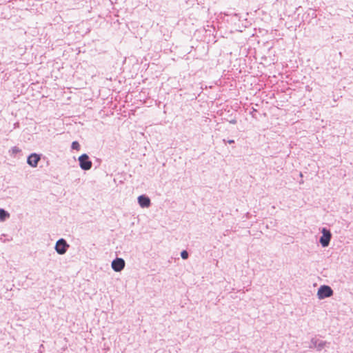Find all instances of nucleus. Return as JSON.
I'll use <instances>...</instances> for the list:
<instances>
[{"mask_svg": "<svg viewBox=\"0 0 353 353\" xmlns=\"http://www.w3.org/2000/svg\"><path fill=\"white\" fill-rule=\"evenodd\" d=\"M80 167L85 170H88L92 167V162L87 154H84L79 157Z\"/></svg>", "mask_w": 353, "mask_h": 353, "instance_id": "2", "label": "nucleus"}, {"mask_svg": "<svg viewBox=\"0 0 353 353\" xmlns=\"http://www.w3.org/2000/svg\"><path fill=\"white\" fill-rule=\"evenodd\" d=\"M72 148L74 150H80V145L77 141H73L72 143Z\"/></svg>", "mask_w": 353, "mask_h": 353, "instance_id": "9", "label": "nucleus"}, {"mask_svg": "<svg viewBox=\"0 0 353 353\" xmlns=\"http://www.w3.org/2000/svg\"><path fill=\"white\" fill-rule=\"evenodd\" d=\"M333 291L330 287L327 285L321 286L317 292L319 299H323L327 297H330L332 295Z\"/></svg>", "mask_w": 353, "mask_h": 353, "instance_id": "1", "label": "nucleus"}, {"mask_svg": "<svg viewBox=\"0 0 353 353\" xmlns=\"http://www.w3.org/2000/svg\"><path fill=\"white\" fill-rule=\"evenodd\" d=\"M39 160L40 157L38 154H32L28 158V163L32 167H37Z\"/></svg>", "mask_w": 353, "mask_h": 353, "instance_id": "6", "label": "nucleus"}, {"mask_svg": "<svg viewBox=\"0 0 353 353\" xmlns=\"http://www.w3.org/2000/svg\"><path fill=\"white\" fill-rule=\"evenodd\" d=\"M323 235L320 239V243L323 247H326L328 245L330 238H331V234L330 231L327 230L326 229L323 228L322 230Z\"/></svg>", "mask_w": 353, "mask_h": 353, "instance_id": "4", "label": "nucleus"}, {"mask_svg": "<svg viewBox=\"0 0 353 353\" xmlns=\"http://www.w3.org/2000/svg\"><path fill=\"white\" fill-rule=\"evenodd\" d=\"M69 245L67 244L66 241L61 239L57 242L55 250L59 254H63L65 253Z\"/></svg>", "mask_w": 353, "mask_h": 353, "instance_id": "3", "label": "nucleus"}, {"mask_svg": "<svg viewBox=\"0 0 353 353\" xmlns=\"http://www.w3.org/2000/svg\"><path fill=\"white\" fill-rule=\"evenodd\" d=\"M139 203L142 208H148L150 205V200L148 197L141 195L138 198Z\"/></svg>", "mask_w": 353, "mask_h": 353, "instance_id": "7", "label": "nucleus"}, {"mask_svg": "<svg viewBox=\"0 0 353 353\" xmlns=\"http://www.w3.org/2000/svg\"><path fill=\"white\" fill-rule=\"evenodd\" d=\"M10 214L3 209H0V221H4L6 218H8Z\"/></svg>", "mask_w": 353, "mask_h": 353, "instance_id": "8", "label": "nucleus"}, {"mask_svg": "<svg viewBox=\"0 0 353 353\" xmlns=\"http://www.w3.org/2000/svg\"><path fill=\"white\" fill-rule=\"evenodd\" d=\"M181 257H182L183 259H188V252H187V251L183 250V251H182V252H181Z\"/></svg>", "mask_w": 353, "mask_h": 353, "instance_id": "10", "label": "nucleus"}, {"mask_svg": "<svg viewBox=\"0 0 353 353\" xmlns=\"http://www.w3.org/2000/svg\"><path fill=\"white\" fill-rule=\"evenodd\" d=\"M125 261L121 258H117L112 262V268L116 272H120L124 268Z\"/></svg>", "mask_w": 353, "mask_h": 353, "instance_id": "5", "label": "nucleus"}]
</instances>
